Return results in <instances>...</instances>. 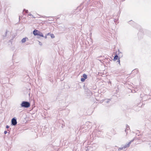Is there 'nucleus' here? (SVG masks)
I'll list each match as a JSON object with an SVG mask.
<instances>
[{
	"label": "nucleus",
	"instance_id": "1",
	"mask_svg": "<svg viewBox=\"0 0 151 151\" xmlns=\"http://www.w3.org/2000/svg\"><path fill=\"white\" fill-rule=\"evenodd\" d=\"M30 103L27 101H23L22 102L20 105L21 107L28 108L30 106Z\"/></svg>",
	"mask_w": 151,
	"mask_h": 151
},
{
	"label": "nucleus",
	"instance_id": "2",
	"mask_svg": "<svg viewBox=\"0 0 151 151\" xmlns=\"http://www.w3.org/2000/svg\"><path fill=\"white\" fill-rule=\"evenodd\" d=\"M11 125L15 126L17 123V119L15 117L13 118L11 120Z\"/></svg>",
	"mask_w": 151,
	"mask_h": 151
},
{
	"label": "nucleus",
	"instance_id": "3",
	"mask_svg": "<svg viewBox=\"0 0 151 151\" xmlns=\"http://www.w3.org/2000/svg\"><path fill=\"white\" fill-rule=\"evenodd\" d=\"M40 31L35 29L33 31V34L34 35H39Z\"/></svg>",
	"mask_w": 151,
	"mask_h": 151
},
{
	"label": "nucleus",
	"instance_id": "4",
	"mask_svg": "<svg viewBox=\"0 0 151 151\" xmlns=\"http://www.w3.org/2000/svg\"><path fill=\"white\" fill-rule=\"evenodd\" d=\"M127 145H125L123 146H122L121 147H119L118 148V150H123V149H125L127 148Z\"/></svg>",
	"mask_w": 151,
	"mask_h": 151
},
{
	"label": "nucleus",
	"instance_id": "5",
	"mask_svg": "<svg viewBox=\"0 0 151 151\" xmlns=\"http://www.w3.org/2000/svg\"><path fill=\"white\" fill-rule=\"evenodd\" d=\"M27 40H28V38L27 37H26L24 38H23L21 42L22 43H24L26 42Z\"/></svg>",
	"mask_w": 151,
	"mask_h": 151
},
{
	"label": "nucleus",
	"instance_id": "6",
	"mask_svg": "<svg viewBox=\"0 0 151 151\" xmlns=\"http://www.w3.org/2000/svg\"><path fill=\"white\" fill-rule=\"evenodd\" d=\"M134 138L130 142H129L127 144H126L127 145V147H128L129 146L130 144L131 143V142H132L134 141Z\"/></svg>",
	"mask_w": 151,
	"mask_h": 151
},
{
	"label": "nucleus",
	"instance_id": "7",
	"mask_svg": "<svg viewBox=\"0 0 151 151\" xmlns=\"http://www.w3.org/2000/svg\"><path fill=\"white\" fill-rule=\"evenodd\" d=\"M118 58V56L117 55H116L114 57V59L113 60H114V61H115L116 60H117Z\"/></svg>",
	"mask_w": 151,
	"mask_h": 151
},
{
	"label": "nucleus",
	"instance_id": "8",
	"mask_svg": "<svg viewBox=\"0 0 151 151\" xmlns=\"http://www.w3.org/2000/svg\"><path fill=\"white\" fill-rule=\"evenodd\" d=\"M83 78H85V79H86L87 78V75L85 74H83Z\"/></svg>",
	"mask_w": 151,
	"mask_h": 151
},
{
	"label": "nucleus",
	"instance_id": "9",
	"mask_svg": "<svg viewBox=\"0 0 151 151\" xmlns=\"http://www.w3.org/2000/svg\"><path fill=\"white\" fill-rule=\"evenodd\" d=\"M129 129V126L127 125V126H126V129H125V131L127 133V130Z\"/></svg>",
	"mask_w": 151,
	"mask_h": 151
},
{
	"label": "nucleus",
	"instance_id": "10",
	"mask_svg": "<svg viewBox=\"0 0 151 151\" xmlns=\"http://www.w3.org/2000/svg\"><path fill=\"white\" fill-rule=\"evenodd\" d=\"M42 37H44V36L42 34V33L41 32H40L39 35H38Z\"/></svg>",
	"mask_w": 151,
	"mask_h": 151
},
{
	"label": "nucleus",
	"instance_id": "11",
	"mask_svg": "<svg viewBox=\"0 0 151 151\" xmlns=\"http://www.w3.org/2000/svg\"><path fill=\"white\" fill-rule=\"evenodd\" d=\"M85 79H85V78H81V80L82 82H83L85 81Z\"/></svg>",
	"mask_w": 151,
	"mask_h": 151
},
{
	"label": "nucleus",
	"instance_id": "12",
	"mask_svg": "<svg viewBox=\"0 0 151 151\" xmlns=\"http://www.w3.org/2000/svg\"><path fill=\"white\" fill-rule=\"evenodd\" d=\"M110 101V99H108L107 100H105V101L106 103H108Z\"/></svg>",
	"mask_w": 151,
	"mask_h": 151
},
{
	"label": "nucleus",
	"instance_id": "13",
	"mask_svg": "<svg viewBox=\"0 0 151 151\" xmlns=\"http://www.w3.org/2000/svg\"><path fill=\"white\" fill-rule=\"evenodd\" d=\"M50 36L52 38H53L55 37L54 35L53 34H51Z\"/></svg>",
	"mask_w": 151,
	"mask_h": 151
},
{
	"label": "nucleus",
	"instance_id": "14",
	"mask_svg": "<svg viewBox=\"0 0 151 151\" xmlns=\"http://www.w3.org/2000/svg\"><path fill=\"white\" fill-rule=\"evenodd\" d=\"M24 11H25L26 13H27L28 11L27 10H26L25 9H23V12H24Z\"/></svg>",
	"mask_w": 151,
	"mask_h": 151
},
{
	"label": "nucleus",
	"instance_id": "15",
	"mask_svg": "<svg viewBox=\"0 0 151 151\" xmlns=\"http://www.w3.org/2000/svg\"><path fill=\"white\" fill-rule=\"evenodd\" d=\"M7 32H8V31L7 30H6V32H5V35L4 36V37H6V36Z\"/></svg>",
	"mask_w": 151,
	"mask_h": 151
},
{
	"label": "nucleus",
	"instance_id": "16",
	"mask_svg": "<svg viewBox=\"0 0 151 151\" xmlns=\"http://www.w3.org/2000/svg\"><path fill=\"white\" fill-rule=\"evenodd\" d=\"M28 15H29V16H32L33 18H35V17H34L33 15L32 14H29Z\"/></svg>",
	"mask_w": 151,
	"mask_h": 151
},
{
	"label": "nucleus",
	"instance_id": "17",
	"mask_svg": "<svg viewBox=\"0 0 151 151\" xmlns=\"http://www.w3.org/2000/svg\"><path fill=\"white\" fill-rule=\"evenodd\" d=\"M38 42H39V45H40L41 46L42 45V44L41 42L39 41H38Z\"/></svg>",
	"mask_w": 151,
	"mask_h": 151
},
{
	"label": "nucleus",
	"instance_id": "18",
	"mask_svg": "<svg viewBox=\"0 0 151 151\" xmlns=\"http://www.w3.org/2000/svg\"><path fill=\"white\" fill-rule=\"evenodd\" d=\"M7 133V131H5L4 133L5 134H6Z\"/></svg>",
	"mask_w": 151,
	"mask_h": 151
},
{
	"label": "nucleus",
	"instance_id": "19",
	"mask_svg": "<svg viewBox=\"0 0 151 151\" xmlns=\"http://www.w3.org/2000/svg\"><path fill=\"white\" fill-rule=\"evenodd\" d=\"M117 62H118L120 64V61L119 58L118 59Z\"/></svg>",
	"mask_w": 151,
	"mask_h": 151
},
{
	"label": "nucleus",
	"instance_id": "20",
	"mask_svg": "<svg viewBox=\"0 0 151 151\" xmlns=\"http://www.w3.org/2000/svg\"><path fill=\"white\" fill-rule=\"evenodd\" d=\"M6 128H7V129H8V128H9V126H8V125H6Z\"/></svg>",
	"mask_w": 151,
	"mask_h": 151
},
{
	"label": "nucleus",
	"instance_id": "21",
	"mask_svg": "<svg viewBox=\"0 0 151 151\" xmlns=\"http://www.w3.org/2000/svg\"><path fill=\"white\" fill-rule=\"evenodd\" d=\"M45 38H47V35H46L45 36Z\"/></svg>",
	"mask_w": 151,
	"mask_h": 151
},
{
	"label": "nucleus",
	"instance_id": "22",
	"mask_svg": "<svg viewBox=\"0 0 151 151\" xmlns=\"http://www.w3.org/2000/svg\"><path fill=\"white\" fill-rule=\"evenodd\" d=\"M52 19H53L52 18H51L50 19V20H53Z\"/></svg>",
	"mask_w": 151,
	"mask_h": 151
},
{
	"label": "nucleus",
	"instance_id": "23",
	"mask_svg": "<svg viewBox=\"0 0 151 151\" xmlns=\"http://www.w3.org/2000/svg\"><path fill=\"white\" fill-rule=\"evenodd\" d=\"M114 22H116V20H115V19H114Z\"/></svg>",
	"mask_w": 151,
	"mask_h": 151
},
{
	"label": "nucleus",
	"instance_id": "24",
	"mask_svg": "<svg viewBox=\"0 0 151 151\" xmlns=\"http://www.w3.org/2000/svg\"><path fill=\"white\" fill-rule=\"evenodd\" d=\"M49 34H50V33H48L47 34V35H49Z\"/></svg>",
	"mask_w": 151,
	"mask_h": 151
}]
</instances>
